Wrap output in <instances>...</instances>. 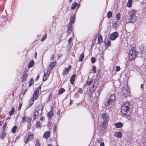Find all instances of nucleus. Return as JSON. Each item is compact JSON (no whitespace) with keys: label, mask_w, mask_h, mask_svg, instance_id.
Here are the masks:
<instances>
[{"label":"nucleus","mask_w":146,"mask_h":146,"mask_svg":"<svg viewBox=\"0 0 146 146\" xmlns=\"http://www.w3.org/2000/svg\"><path fill=\"white\" fill-rule=\"evenodd\" d=\"M27 89H26L24 92L23 93V96L25 94L26 92L27 91Z\"/></svg>","instance_id":"obj_62"},{"label":"nucleus","mask_w":146,"mask_h":146,"mask_svg":"<svg viewBox=\"0 0 146 146\" xmlns=\"http://www.w3.org/2000/svg\"><path fill=\"white\" fill-rule=\"evenodd\" d=\"M28 75L27 73L24 72L23 77V81H24L27 77Z\"/></svg>","instance_id":"obj_26"},{"label":"nucleus","mask_w":146,"mask_h":146,"mask_svg":"<svg viewBox=\"0 0 146 146\" xmlns=\"http://www.w3.org/2000/svg\"><path fill=\"white\" fill-rule=\"evenodd\" d=\"M29 105L31 106L33 105L34 102V100L33 99H31L29 100Z\"/></svg>","instance_id":"obj_34"},{"label":"nucleus","mask_w":146,"mask_h":146,"mask_svg":"<svg viewBox=\"0 0 146 146\" xmlns=\"http://www.w3.org/2000/svg\"><path fill=\"white\" fill-rule=\"evenodd\" d=\"M72 24L71 23H69L68 25V30H70L72 31Z\"/></svg>","instance_id":"obj_27"},{"label":"nucleus","mask_w":146,"mask_h":146,"mask_svg":"<svg viewBox=\"0 0 146 146\" xmlns=\"http://www.w3.org/2000/svg\"><path fill=\"white\" fill-rule=\"evenodd\" d=\"M98 85V82L97 81H94V83L91 88L89 87V89L91 92L94 91Z\"/></svg>","instance_id":"obj_8"},{"label":"nucleus","mask_w":146,"mask_h":146,"mask_svg":"<svg viewBox=\"0 0 146 146\" xmlns=\"http://www.w3.org/2000/svg\"><path fill=\"white\" fill-rule=\"evenodd\" d=\"M54 54H52L51 56V60H53L54 59Z\"/></svg>","instance_id":"obj_53"},{"label":"nucleus","mask_w":146,"mask_h":146,"mask_svg":"<svg viewBox=\"0 0 146 146\" xmlns=\"http://www.w3.org/2000/svg\"><path fill=\"white\" fill-rule=\"evenodd\" d=\"M112 13L111 11H109L107 13V16L108 18H110L111 17Z\"/></svg>","instance_id":"obj_33"},{"label":"nucleus","mask_w":146,"mask_h":146,"mask_svg":"<svg viewBox=\"0 0 146 146\" xmlns=\"http://www.w3.org/2000/svg\"><path fill=\"white\" fill-rule=\"evenodd\" d=\"M102 138H98L97 139V143H101V142L102 141H103L102 140Z\"/></svg>","instance_id":"obj_39"},{"label":"nucleus","mask_w":146,"mask_h":146,"mask_svg":"<svg viewBox=\"0 0 146 146\" xmlns=\"http://www.w3.org/2000/svg\"><path fill=\"white\" fill-rule=\"evenodd\" d=\"M6 125H7V124H6V123H5V124H4V125L3 126V130L4 131L6 129Z\"/></svg>","instance_id":"obj_46"},{"label":"nucleus","mask_w":146,"mask_h":146,"mask_svg":"<svg viewBox=\"0 0 146 146\" xmlns=\"http://www.w3.org/2000/svg\"><path fill=\"white\" fill-rule=\"evenodd\" d=\"M50 135V132L49 131H47L44 133V137L45 138H48Z\"/></svg>","instance_id":"obj_17"},{"label":"nucleus","mask_w":146,"mask_h":146,"mask_svg":"<svg viewBox=\"0 0 146 146\" xmlns=\"http://www.w3.org/2000/svg\"><path fill=\"white\" fill-rule=\"evenodd\" d=\"M72 31L70 30H68L67 31V34L68 35H70L71 33L72 32Z\"/></svg>","instance_id":"obj_54"},{"label":"nucleus","mask_w":146,"mask_h":146,"mask_svg":"<svg viewBox=\"0 0 146 146\" xmlns=\"http://www.w3.org/2000/svg\"><path fill=\"white\" fill-rule=\"evenodd\" d=\"M56 125H55L53 126V130L54 131H55L56 130Z\"/></svg>","instance_id":"obj_52"},{"label":"nucleus","mask_w":146,"mask_h":146,"mask_svg":"<svg viewBox=\"0 0 146 146\" xmlns=\"http://www.w3.org/2000/svg\"><path fill=\"white\" fill-rule=\"evenodd\" d=\"M84 54L83 53H82L79 57V61L80 62L82 61L84 58Z\"/></svg>","instance_id":"obj_25"},{"label":"nucleus","mask_w":146,"mask_h":146,"mask_svg":"<svg viewBox=\"0 0 146 146\" xmlns=\"http://www.w3.org/2000/svg\"><path fill=\"white\" fill-rule=\"evenodd\" d=\"M73 101L72 100H70V105H71L73 103Z\"/></svg>","instance_id":"obj_64"},{"label":"nucleus","mask_w":146,"mask_h":146,"mask_svg":"<svg viewBox=\"0 0 146 146\" xmlns=\"http://www.w3.org/2000/svg\"><path fill=\"white\" fill-rule=\"evenodd\" d=\"M22 105L21 103H20L19 104V108H18V109H19V110H20V109H21Z\"/></svg>","instance_id":"obj_55"},{"label":"nucleus","mask_w":146,"mask_h":146,"mask_svg":"<svg viewBox=\"0 0 146 146\" xmlns=\"http://www.w3.org/2000/svg\"><path fill=\"white\" fill-rule=\"evenodd\" d=\"M40 89L41 87L40 86L35 89L34 93L33 95V99L36 100L38 98L39 93V91L40 90Z\"/></svg>","instance_id":"obj_7"},{"label":"nucleus","mask_w":146,"mask_h":146,"mask_svg":"<svg viewBox=\"0 0 146 146\" xmlns=\"http://www.w3.org/2000/svg\"><path fill=\"white\" fill-rule=\"evenodd\" d=\"M26 117H25V116H24L23 117H22V119H23V121H22V123H23L24 122H25V120H26Z\"/></svg>","instance_id":"obj_48"},{"label":"nucleus","mask_w":146,"mask_h":146,"mask_svg":"<svg viewBox=\"0 0 146 146\" xmlns=\"http://www.w3.org/2000/svg\"><path fill=\"white\" fill-rule=\"evenodd\" d=\"M34 64V61L33 60L31 61L30 63L29 64V67H33Z\"/></svg>","instance_id":"obj_31"},{"label":"nucleus","mask_w":146,"mask_h":146,"mask_svg":"<svg viewBox=\"0 0 146 146\" xmlns=\"http://www.w3.org/2000/svg\"><path fill=\"white\" fill-rule=\"evenodd\" d=\"M42 113V111H40V109L36 108L34 113V117L33 118V120H35L36 118L40 115Z\"/></svg>","instance_id":"obj_6"},{"label":"nucleus","mask_w":146,"mask_h":146,"mask_svg":"<svg viewBox=\"0 0 146 146\" xmlns=\"http://www.w3.org/2000/svg\"><path fill=\"white\" fill-rule=\"evenodd\" d=\"M109 38L108 40H106L105 41V43L106 46L108 47L110 45L111 39Z\"/></svg>","instance_id":"obj_14"},{"label":"nucleus","mask_w":146,"mask_h":146,"mask_svg":"<svg viewBox=\"0 0 146 146\" xmlns=\"http://www.w3.org/2000/svg\"><path fill=\"white\" fill-rule=\"evenodd\" d=\"M47 79V78L46 77L43 76V80L44 81L46 80Z\"/></svg>","instance_id":"obj_56"},{"label":"nucleus","mask_w":146,"mask_h":146,"mask_svg":"<svg viewBox=\"0 0 146 146\" xmlns=\"http://www.w3.org/2000/svg\"><path fill=\"white\" fill-rule=\"evenodd\" d=\"M132 4V0H128V3L127 4V6L128 7H130Z\"/></svg>","instance_id":"obj_35"},{"label":"nucleus","mask_w":146,"mask_h":146,"mask_svg":"<svg viewBox=\"0 0 146 146\" xmlns=\"http://www.w3.org/2000/svg\"><path fill=\"white\" fill-rule=\"evenodd\" d=\"M102 117L104 119L103 123H105L107 121V115L105 113H104L102 114Z\"/></svg>","instance_id":"obj_13"},{"label":"nucleus","mask_w":146,"mask_h":146,"mask_svg":"<svg viewBox=\"0 0 146 146\" xmlns=\"http://www.w3.org/2000/svg\"><path fill=\"white\" fill-rule=\"evenodd\" d=\"M52 97V95L51 94H50L49 95L48 100L47 101V102L49 101L50 100L51 98Z\"/></svg>","instance_id":"obj_50"},{"label":"nucleus","mask_w":146,"mask_h":146,"mask_svg":"<svg viewBox=\"0 0 146 146\" xmlns=\"http://www.w3.org/2000/svg\"><path fill=\"white\" fill-rule=\"evenodd\" d=\"M27 122L29 123H30L31 121V118L30 117H27Z\"/></svg>","instance_id":"obj_40"},{"label":"nucleus","mask_w":146,"mask_h":146,"mask_svg":"<svg viewBox=\"0 0 146 146\" xmlns=\"http://www.w3.org/2000/svg\"><path fill=\"white\" fill-rule=\"evenodd\" d=\"M96 39H94L92 40V44L91 45V48L92 47L94 46V45L95 43V41H96Z\"/></svg>","instance_id":"obj_45"},{"label":"nucleus","mask_w":146,"mask_h":146,"mask_svg":"<svg viewBox=\"0 0 146 146\" xmlns=\"http://www.w3.org/2000/svg\"><path fill=\"white\" fill-rule=\"evenodd\" d=\"M91 61L92 63H95L96 61V59L94 57H92L91 59Z\"/></svg>","instance_id":"obj_44"},{"label":"nucleus","mask_w":146,"mask_h":146,"mask_svg":"<svg viewBox=\"0 0 146 146\" xmlns=\"http://www.w3.org/2000/svg\"><path fill=\"white\" fill-rule=\"evenodd\" d=\"M120 68L119 66H116V71L117 72L118 71L120 70Z\"/></svg>","instance_id":"obj_47"},{"label":"nucleus","mask_w":146,"mask_h":146,"mask_svg":"<svg viewBox=\"0 0 146 146\" xmlns=\"http://www.w3.org/2000/svg\"><path fill=\"white\" fill-rule=\"evenodd\" d=\"M114 125L116 128H120L122 126V123L121 122H118L115 123Z\"/></svg>","instance_id":"obj_20"},{"label":"nucleus","mask_w":146,"mask_h":146,"mask_svg":"<svg viewBox=\"0 0 146 146\" xmlns=\"http://www.w3.org/2000/svg\"><path fill=\"white\" fill-rule=\"evenodd\" d=\"M34 83V80L33 78H31V80L30 81V82L29 84V86H31Z\"/></svg>","instance_id":"obj_38"},{"label":"nucleus","mask_w":146,"mask_h":146,"mask_svg":"<svg viewBox=\"0 0 146 146\" xmlns=\"http://www.w3.org/2000/svg\"><path fill=\"white\" fill-rule=\"evenodd\" d=\"M71 66L70 65L68 66V68H65L64 70L63 71V75L64 76L65 75H67L69 71L71 69Z\"/></svg>","instance_id":"obj_11"},{"label":"nucleus","mask_w":146,"mask_h":146,"mask_svg":"<svg viewBox=\"0 0 146 146\" xmlns=\"http://www.w3.org/2000/svg\"><path fill=\"white\" fill-rule=\"evenodd\" d=\"M17 129L16 126H15L12 129V131L13 133H14L16 131Z\"/></svg>","instance_id":"obj_32"},{"label":"nucleus","mask_w":146,"mask_h":146,"mask_svg":"<svg viewBox=\"0 0 146 146\" xmlns=\"http://www.w3.org/2000/svg\"><path fill=\"white\" fill-rule=\"evenodd\" d=\"M76 18L75 15H74L72 17V18L71 17L70 19V23L72 24V23H74L75 22V19Z\"/></svg>","instance_id":"obj_23"},{"label":"nucleus","mask_w":146,"mask_h":146,"mask_svg":"<svg viewBox=\"0 0 146 146\" xmlns=\"http://www.w3.org/2000/svg\"><path fill=\"white\" fill-rule=\"evenodd\" d=\"M6 133L3 132L0 135V137L1 139H3L6 136Z\"/></svg>","instance_id":"obj_24"},{"label":"nucleus","mask_w":146,"mask_h":146,"mask_svg":"<svg viewBox=\"0 0 146 146\" xmlns=\"http://www.w3.org/2000/svg\"><path fill=\"white\" fill-rule=\"evenodd\" d=\"M47 75V76H48L50 74L48 70L47 71V72L46 73Z\"/></svg>","instance_id":"obj_58"},{"label":"nucleus","mask_w":146,"mask_h":146,"mask_svg":"<svg viewBox=\"0 0 146 146\" xmlns=\"http://www.w3.org/2000/svg\"><path fill=\"white\" fill-rule=\"evenodd\" d=\"M130 104L128 102H126L123 103L121 107V111L124 115H129V109Z\"/></svg>","instance_id":"obj_2"},{"label":"nucleus","mask_w":146,"mask_h":146,"mask_svg":"<svg viewBox=\"0 0 146 146\" xmlns=\"http://www.w3.org/2000/svg\"><path fill=\"white\" fill-rule=\"evenodd\" d=\"M96 68L95 66H94L92 67V70L93 71L94 73H95L96 72Z\"/></svg>","instance_id":"obj_42"},{"label":"nucleus","mask_w":146,"mask_h":146,"mask_svg":"<svg viewBox=\"0 0 146 146\" xmlns=\"http://www.w3.org/2000/svg\"><path fill=\"white\" fill-rule=\"evenodd\" d=\"M136 11L134 10H132L130 13V15L129 17L128 21L129 22L134 23L137 19V17L135 16Z\"/></svg>","instance_id":"obj_3"},{"label":"nucleus","mask_w":146,"mask_h":146,"mask_svg":"<svg viewBox=\"0 0 146 146\" xmlns=\"http://www.w3.org/2000/svg\"><path fill=\"white\" fill-rule=\"evenodd\" d=\"M34 138V135L31 132H29L27 133L24 137V142L26 143L28 140L31 141Z\"/></svg>","instance_id":"obj_4"},{"label":"nucleus","mask_w":146,"mask_h":146,"mask_svg":"<svg viewBox=\"0 0 146 146\" xmlns=\"http://www.w3.org/2000/svg\"><path fill=\"white\" fill-rule=\"evenodd\" d=\"M143 84H141V88L142 90H143Z\"/></svg>","instance_id":"obj_61"},{"label":"nucleus","mask_w":146,"mask_h":146,"mask_svg":"<svg viewBox=\"0 0 146 146\" xmlns=\"http://www.w3.org/2000/svg\"><path fill=\"white\" fill-rule=\"evenodd\" d=\"M100 146H104V144L103 142H101L100 145Z\"/></svg>","instance_id":"obj_59"},{"label":"nucleus","mask_w":146,"mask_h":146,"mask_svg":"<svg viewBox=\"0 0 146 146\" xmlns=\"http://www.w3.org/2000/svg\"><path fill=\"white\" fill-rule=\"evenodd\" d=\"M78 92L80 93V94H82L83 93V91L81 89H79V90L78 91Z\"/></svg>","instance_id":"obj_51"},{"label":"nucleus","mask_w":146,"mask_h":146,"mask_svg":"<svg viewBox=\"0 0 146 146\" xmlns=\"http://www.w3.org/2000/svg\"><path fill=\"white\" fill-rule=\"evenodd\" d=\"M77 3L76 2L74 3L71 6V9H74L77 5Z\"/></svg>","instance_id":"obj_28"},{"label":"nucleus","mask_w":146,"mask_h":146,"mask_svg":"<svg viewBox=\"0 0 146 146\" xmlns=\"http://www.w3.org/2000/svg\"><path fill=\"white\" fill-rule=\"evenodd\" d=\"M103 41L102 36L100 35L98 37V43L99 44L101 43Z\"/></svg>","instance_id":"obj_19"},{"label":"nucleus","mask_w":146,"mask_h":146,"mask_svg":"<svg viewBox=\"0 0 146 146\" xmlns=\"http://www.w3.org/2000/svg\"><path fill=\"white\" fill-rule=\"evenodd\" d=\"M137 55L135 49L133 48L131 49L129 52V59L133 60L134 59Z\"/></svg>","instance_id":"obj_5"},{"label":"nucleus","mask_w":146,"mask_h":146,"mask_svg":"<svg viewBox=\"0 0 146 146\" xmlns=\"http://www.w3.org/2000/svg\"><path fill=\"white\" fill-rule=\"evenodd\" d=\"M35 146H41L40 143L39 142V140L37 139L36 141Z\"/></svg>","instance_id":"obj_29"},{"label":"nucleus","mask_w":146,"mask_h":146,"mask_svg":"<svg viewBox=\"0 0 146 146\" xmlns=\"http://www.w3.org/2000/svg\"><path fill=\"white\" fill-rule=\"evenodd\" d=\"M65 90L64 88H60L59 90L58 91V95H60L62 94L64 92H65Z\"/></svg>","instance_id":"obj_21"},{"label":"nucleus","mask_w":146,"mask_h":146,"mask_svg":"<svg viewBox=\"0 0 146 146\" xmlns=\"http://www.w3.org/2000/svg\"><path fill=\"white\" fill-rule=\"evenodd\" d=\"M39 76H37V77H36V78L35 80H38V79H39Z\"/></svg>","instance_id":"obj_63"},{"label":"nucleus","mask_w":146,"mask_h":146,"mask_svg":"<svg viewBox=\"0 0 146 146\" xmlns=\"http://www.w3.org/2000/svg\"><path fill=\"white\" fill-rule=\"evenodd\" d=\"M120 15L119 13H118L116 16V19L117 20H119L120 19Z\"/></svg>","instance_id":"obj_41"},{"label":"nucleus","mask_w":146,"mask_h":146,"mask_svg":"<svg viewBox=\"0 0 146 146\" xmlns=\"http://www.w3.org/2000/svg\"><path fill=\"white\" fill-rule=\"evenodd\" d=\"M114 135L115 136L121 138L122 137V134L120 132H116L115 133Z\"/></svg>","instance_id":"obj_16"},{"label":"nucleus","mask_w":146,"mask_h":146,"mask_svg":"<svg viewBox=\"0 0 146 146\" xmlns=\"http://www.w3.org/2000/svg\"><path fill=\"white\" fill-rule=\"evenodd\" d=\"M60 113V110H59L57 111V114L58 115H59Z\"/></svg>","instance_id":"obj_60"},{"label":"nucleus","mask_w":146,"mask_h":146,"mask_svg":"<svg viewBox=\"0 0 146 146\" xmlns=\"http://www.w3.org/2000/svg\"><path fill=\"white\" fill-rule=\"evenodd\" d=\"M47 35L46 34H45L44 36H43L42 38L41 39V41H44L47 38Z\"/></svg>","instance_id":"obj_37"},{"label":"nucleus","mask_w":146,"mask_h":146,"mask_svg":"<svg viewBox=\"0 0 146 146\" xmlns=\"http://www.w3.org/2000/svg\"><path fill=\"white\" fill-rule=\"evenodd\" d=\"M76 74H74L72 75L70 78V82L71 84H73L74 83V80L75 78Z\"/></svg>","instance_id":"obj_18"},{"label":"nucleus","mask_w":146,"mask_h":146,"mask_svg":"<svg viewBox=\"0 0 146 146\" xmlns=\"http://www.w3.org/2000/svg\"><path fill=\"white\" fill-rule=\"evenodd\" d=\"M123 89H125V90H127V89H129L128 86L127 85L124 86Z\"/></svg>","instance_id":"obj_49"},{"label":"nucleus","mask_w":146,"mask_h":146,"mask_svg":"<svg viewBox=\"0 0 146 146\" xmlns=\"http://www.w3.org/2000/svg\"><path fill=\"white\" fill-rule=\"evenodd\" d=\"M121 91L122 95L126 97L129 95V89H127V90L125 89H122Z\"/></svg>","instance_id":"obj_9"},{"label":"nucleus","mask_w":146,"mask_h":146,"mask_svg":"<svg viewBox=\"0 0 146 146\" xmlns=\"http://www.w3.org/2000/svg\"><path fill=\"white\" fill-rule=\"evenodd\" d=\"M92 83V81H87L86 82V84L88 86H89Z\"/></svg>","instance_id":"obj_43"},{"label":"nucleus","mask_w":146,"mask_h":146,"mask_svg":"<svg viewBox=\"0 0 146 146\" xmlns=\"http://www.w3.org/2000/svg\"><path fill=\"white\" fill-rule=\"evenodd\" d=\"M72 38H70L68 41V46L69 48L71 47L72 45Z\"/></svg>","instance_id":"obj_22"},{"label":"nucleus","mask_w":146,"mask_h":146,"mask_svg":"<svg viewBox=\"0 0 146 146\" xmlns=\"http://www.w3.org/2000/svg\"><path fill=\"white\" fill-rule=\"evenodd\" d=\"M36 126L38 127H41V124L39 121H37L36 123Z\"/></svg>","instance_id":"obj_36"},{"label":"nucleus","mask_w":146,"mask_h":146,"mask_svg":"<svg viewBox=\"0 0 146 146\" xmlns=\"http://www.w3.org/2000/svg\"><path fill=\"white\" fill-rule=\"evenodd\" d=\"M115 100L114 94H109L108 96L107 100L105 102V105L107 109H109L112 107V103Z\"/></svg>","instance_id":"obj_1"},{"label":"nucleus","mask_w":146,"mask_h":146,"mask_svg":"<svg viewBox=\"0 0 146 146\" xmlns=\"http://www.w3.org/2000/svg\"><path fill=\"white\" fill-rule=\"evenodd\" d=\"M118 36V34L117 32H115L112 33L110 36V39L114 40Z\"/></svg>","instance_id":"obj_10"},{"label":"nucleus","mask_w":146,"mask_h":146,"mask_svg":"<svg viewBox=\"0 0 146 146\" xmlns=\"http://www.w3.org/2000/svg\"><path fill=\"white\" fill-rule=\"evenodd\" d=\"M14 107H13L11 109V110L9 112V114L11 116L12 115L14 112Z\"/></svg>","instance_id":"obj_30"},{"label":"nucleus","mask_w":146,"mask_h":146,"mask_svg":"<svg viewBox=\"0 0 146 146\" xmlns=\"http://www.w3.org/2000/svg\"><path fill=\"white\" fill-rule=\"evenodd\" d=\"M53 115V111L52 108L51 107V110L48 113L47 116L50 119L51 117Z\"/></svg>","instance_id":"obj_15"},{"label":"nucleus","mask_w":146,"mask_h":146,"mask_svg":"<svg viewBox=\"0 0 146 146\" xmlns=\"http://www.w3.org/2000/svg\"><path fill=\"white\" fill-rule=\"evenodd\" d=\"M44 117H43V116H42L40 118V120H41L42 121H43L44 120Z\"/></svg>","instance_id":"obj_57"},{"label":"nucleus","mask_w":146,"mask_h":146,"mask_svg":"<svg viewBox=\"0 0 146 146\" xmlns=\"http://www.w3.org/2000/svg\"><path fill=\"white\" fill-rule=\"evenodd\" d=\"M56 64V62L55 61H54L50 63V64L49 66L48 67V69L49 70H52L53 67Z\"/></svg>","instance_id":"obj_12"}]
</instances>
